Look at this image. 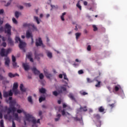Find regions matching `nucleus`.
<instances>
[{
  "label": "nucleus",
  "mask_w": 127,
  "mask_h": 127,
  "mask_svg": "<svg viewBox=\"0 0 127 127\" xmlns=\"http://www.w3.org/2000/svg\"><path fill=\"white\" fill-rule=\"evenodd\" d=\"M11 51L10 49H8L6 50L3 48L1 49V51L0 52V55L1 57H5V65L7 66V67H9V63H10V60L9 58L7 57V55H8L9 52Z\"/></svg>",
  "instance_id": "1"
},
{
  "label": "nucleus",
  "mask_w": 127,
  "mask_h": 127,
  "mask_svg": "<svg viewBox=\"0 0 127 127\" xmlns=\"http://www.w3.org/2000/svg\"><path fill=\"white\" fill-rule=\"evenodd\" d=\"M4 33L8 36V43L11 45H13V41H12L11 38H10V35H11V27L10 26V25H9V24L8 23H6L5 25Z\"/></svg>",
  "instance_id": "2"
},
{
  "label": "nucleus",
  "mask_w": 127,
  "mask_h": 127,
  "mask_svg": "<svg viewBox=\"0 0 127 127\" xmlns=\"http://www.w3.org/2000/svg\"><path fill=\"white\" fill-rule=\"evenodd\" d=\"M4 108H6L7 110V114L9 115L11 112H13V116L15 118L16 121H19V117H18V114L17 113H14L16 112V108L14 106H10L9 108H7V106H5Z\"/></svg>",
  "instance_id": "3"
},
{
  "label": "nucleus",
  "mask_w": 127,
  "mask_h": 127,
  "mask_svg": "<svg viewBox=\"0 0 127 127\" xmlns=\"http://www.w3.org/2000/svg\"><path fill=\"white\" fill-rule=\"evenodd\" d=\"M26 120L28 122H31L34 124L35 125L36 123L37 124H40V119H38L37 121H36V119H34V117L32 116V115L28 114L26 115Z\"/></svg>",
  "instance_id": "4"
},
{
  "label": "nucleus",
  "mask_w": 127,
  "mask_h": 127,
  "mask_svg": "<svg viewBox=\"0 0 127 127\" xmlns=\"http://www.w3.org/2000/svg\"><path fill=\"white\" fill-rule=\"evenodd\" d=\"M18 88V84L17 83H14L13 84V88H12V92L15 94V95H18L19 94V91L17 90Z\"/></svg>",
  "instance_id": "5"
},
{
  "label": "nucleus",
  "mask_w": 127,
  "mask_h": 127,
  "mask_svg": "<svg viewBox=\"0 0 127 127\" xmlns=\"http://www.w3.org/2000/svg\"><path fill=\"white\" fill-rule=\"evenodd\" d=\"M42 46L43 47H45V46L43 45V43L42 42V40L41 38H38L36 40V46L38 47V46Z\"/></svg>",
  "instance_id": "6"
},
{
  "label": "nucleus",
  "mask_w": 127,
  "mask_h": 127,
  "mask_svg": "<svg viewBox=\"0 0 127 127\" xmlns=\"http://www.w3.org/2000/svg\"><path fill=\"white\" fill-rule=\"evenodd\" d=\"M26 45V43L25 42H23L22 41L21 42H20L19 44V47L20 49H22L23 50L24 52H25V50L24 49V47H25V46Z\"/></svg>",
  "instance_id": "7"
},
{
  "label": "nucleus",
  "mask_w": 127,
  "mask_h": 127,
  "mask_svg": "<svg viewBox=\"0 0 127 127\" xmlns=\"http://www.w3.org/2000/svg\"><path fill=\"white\" fill-rule=\"evenodd\" d=\"M13 93L11 90L9 91L8 92H5L3 93V97L4 98H7L9 96H12Z\"/></svg>",
  "instance_id": "8"
},
{
  "label": "nucleus",
  "mask_w": 127,
  "mask_h": 127,
  "mask_svg": "<svg viewBox=\"0 0 127 127\" xmlns=\"http://www.w3.org/2000/svg\"><path fill=\"white\" fill-rule=\"evenodd\" d=\"M26 38H33V35H32V32L29 30H27L26 33Z\"/></svg>",
  "instance_id": "9"
},
{
  "label": "nucleus",
  "mask_w": 127,
  "mask_h": 127,
  "mask_svg": "<svg viewBox=\"0 0 127 127\" xmlns=\"http://www.w3.org/2000/svg\"><path fill=\"white\" fill-rule=\"evenodd\" d=\"M22 66L25 71H28V70L30 69L29 65H28V64L23 63Z\"/></svg>",
  "instance_id": "10"
},
{
  "label": "nucleus",
  "mask_w": 127,
  "mask_h": 127,
  "mask_svg": "<svg viewBox=\"0 0 127 127\" xmlns=\"http://www.w3.org/2000/svg\"><path fill=\"white\" fill-rule=\"evenodd\" d=\"M8 76L9 77V78H14V77H16V76H18V77H19V74L17 73L13 74L11 72H9L8 73Z\"/></svg>",
  "instance_id": "11"
},
{
  "label": "nucleus",
  "mask_w": 127,
  "mask_h": 127,
  "mask_svg": "<svg viewBox=\"0 0 127 127\" xmlns=\"http://www.w3.org/2000/svg\"><path fill=\"white\" fill-rule=\"evenodd\" d=\"M35 57L36 59H37L38 61L40 60V57H43V54H37L36 53L35 54Z\"/></svg>",
  "instance_id": "12"
},
{
  "label": "nucleus",
  "mask_w": 127,
  "mask_h": 127,
  "mask_svg": "<svg viewBox=\"0 0 127 127\" xmlns=\"http://www.w3.org/2000/svg\"><path fill=\"white\" fill-rule=\"evenodd\" d=\"M32 70L33 72H34V74L35 75H38L39 74H40V71L36 68V67H34L32 68Z\"/></svg>",
  "instance_id": "13"
},
{
  "label": "nucleus",
  "mask_w": 127,
  "mask_h": 127,
  "mask_svg": "<svg viewBox=\"0 0 127 127\" xmlns=\"http://www.w3.org/2000/svg\"><path fill=\"white\" fill-rule=\"evenodd\" d=\"M44 74H45V76L47 77V78H48V79H50V78H51V77H52V74H51V73H48V72H47V71L44 70Z\"/></svg>",
  "instance_id": "14"
},
{
  "label": "nucleus",
  "mask_w": 127,
  "mask_h": 127,
  "mask_svg": "<svg viewBox=\"0 0 127 127\" xmlns=\"http://www.w3.org/2000/svg\"><path fill=\"white\" fill-rule=\"evenodd\" d=\"M61 93H62V90H59L58 91V92H57V91L53 92V95H54V96H55V97H57V96L59 95V94Z\"/></svg>",
  "instance_id": "15"
},
{
  "label": "nucleus",
  "mask_w": 127,
  "mask_h": 127,
  "mask_svg": "<svg viewBox=\"0 0 127 127\" xmlns=\"http://www.w3.org/2000/svg\"><path fill=\"white\" fill-rule=\"evenodd\" d=\"M16 111L18 114H21V113H23L25 116H26V115H27V114H26V113H25V112H24V110H23V109H18ZM25 119H26V117H25Z\"/></svg>",
  "instance_id": "16"
},
{
  "label": "nucleus",
  "mask_w": 127,
  "mask_h": 127,
  "mask_svg": "<svg viewBox=\"0 0 127 127\" xmlns=\"http://www.w3.org/2000/svg\"><path fill=\"white\" fill-rule=\"evenodd\" d=\"M68 97L70 98V99L72 100V101H74L75 102H76V99L74 97V95H73V94L69 93V94L68 95Z\"/></svg>",
  "instance_id": "17"
},
{
  "label": "nucleus",
  "mask_w": 127,
  "mask_h": 127,
  "mask_svg": "<svg viewBox=\"0 0 127 127\" xmlns=\"http://www.w3.org/2000/svg\"><path fill=\"white\" fill-rule=\"evenodd\" d=\"M74 120L76 121V122L77 121L79 122L80 124H82L83 123V118H82V117L81 118V119L78 117H76L74 118Z\"/></svg>",
  "instance_id": "18"
},
{
  "label": "nucleus",
  "mask_w": 127,
  "mask_h": 127,
  "mask_svg": "<svg viewBox=\"0 0 127 127\" xmlns=\"http://www.w3.org/2000/svg\"><path fill=\"white\" fill-rule=\"evenodd\" d=\"M39 92L41 94H45V93H46V89L42 87L39 89Z\"/></svg>",
  "instance_id": "19"
},
{
  "label": "nucleus",
  "mask_w": 127,
  "mask_h": 127,
  "mask_svg": "<svg viewBox=\"0 0 127 127\" xmlns=\"http://www.w3.org/2000/svg\"><path fill=\"white\" fill-rule=\"evenodd\" d=\"M98 111L99 113H104L105 112V108H104V107L103 106H100L98 108Z\"/></svg>",
  "instance_id": "20"
},
{
  "label": "nucleus",
  "mask_w": 127,
  "mask_h": 127,
  "mask_svg": "<svg viewBox=\"0 0 127 127\" xmlns=\"http://www.w3.org/2000/svg\"><path fill=\"white\" fill-rule=\"evenodd\" d=\"M56 117H57V118H56V119H55V122H58V121H59V120H60V118H61V114H58V115L56 116Z\"/></svg>",
  "instance_id": "21"
},
{
  "label": "nucleus",
  "mask_w": 127,
  "mask_h": 127,
  "mask_svg": "<svg viewBox=\"0 0 127 127\" xmlns=\"http://www.w3.org/2000/svg\"><path fill=\"white\" fill-rule=\"evenodd\" d=\"M76 6L79 8L80 10H82V6L81 5H80V0H78L77 4H76Z\"/></svg>",
  "instance_id": "22"
},
{
  "label": "nucleus",
  "mask_w": 127,
  "mask_h": 127,
  "mask_svg": "<svg viewBox=\"0 0 127 127\" xmlns=\"http://www.w3.org/2000/svg\"><path fill=\"white\" fill-rule=\"evenodd\" d=\"M96 82H97V84H96L95 85V87L96 88H100V87H101V81H100L98 80H96Z\"/></svg>",
  "instance_id": "23"
},
{
  "label": "nucleus",
  "mask_w": 127,
  "mask_h": 127,
  "mask_svg": "<svg viewBox=\"0 0 127 127\" xmlns=\"http://www.w3.org/2000/svg\"><path fill=\"white\" fill-rule=\"evenodd\" d=\"M23 84H21L20 85V90L21 91V92H25L26 89L25 88H23Z\"/></svg>",
  "instance_id": "24"
},
{
  "label": "nucleus",
  "mask_w": 127,
  "mask_h": 127,
  "mask_svg": "<svg viewBox=\"0 0 127 127\" xmlns=\"http://www.w3.org/2000/svg\"><path fill=\"white\" fill-rule=\"evenodd\" d=\"M21 14V13L18 12V11H16L15 12V16L16 18H18L19 17V15Z\"/></svg>",
  "instance_id": "25"
},
{
  "label": "nucleus",
  "mask_w": 127,
  "mask_h": 127,
  "mask_svg": "<svg viewBox=\"0 0 127 127\" xmlns=\"http://www.w3.org/2000/svg\"><path fill=\"white\" fill-rule=\"evenodd\" d=\"M75 35L76 36V40H78V39H79V37L81 36V33H79V32L76 33L75 34Z\"/></svg>",
  "instance_id": "26"
},
{
  "label": "nucleus",
  "mask_w": 127,
  "mask_h": 127,
  "mask_svg": "<svg viewBox=\"0 0 127 127\" xmlns=\"http://www.w3.org/2000/svg\"><path fill=\"white\" fill-rule=\"evenodd\" d=\"M94 118L96 119V120H100V119H101V116H100L99 114H94Z\"/></svg>",
  "instance_id": "27"
},
{
  "label": "nucleus",
  "mask_w": 127,
  "mask_h": 127,
  "mask_svg": "<svg viewBox=\"0 0 127 127\" xmlns=\"http://www.w3.org/2000/svg\"><path fill=\"white\" fill-rule=\"evenodd\" d=\"M4 30H5V26H4V28H3V27H2V26L0 25V33L3 32Z\"/></svg>",
  "instance_id": "28"
},
{
  "label": "nucleus",
  "mask_w": 127,
  "mask_h": 127,
  "mask_svg": "<svg viewBox=\"0 0 127 127\" xmlns=\"http://www.w3.org/2000/svg\"><path fill=\"white\" fill-rule=\"evenodd\" d=\"M34 19H35L37 23V24H39L40 22L39 21V18L37 16H34Z\"/></svg>",
  "instance_id": "29"
},
{
  "label": "nucleus",
  "mask_w": 127,
  "mask_h": 127,
  "mask_svg": "<svg viewBox=\"0 0 127 127\" xmlns=\"http://www.w3.org/2000/svg\"><path fill=\"white\" fill-rule=\"evenodd\" d=\"M120 88H121V86L118 85V86H115L114 87V90L115 92H118L119 90H120Z\"/></svg>",
  "instance_id": "30"
},
{
  "label": "nucleus",
  "mask_w": 127,
  "mask_h": 127,
  "mask_svg": "<svg viewBox=\"0 0 127 127\" xmlns=\"http://www.w3.org/2000/svg\"><path fill=\"white\" fill-rule=\"evenodd\" d=\"M15 41H16V42H17V43H18V41L19 42V43H20V42H21L22 41H21V40L20 39V38H19L18 37H15Z\"/></svg>",
  "instance_id": "31"
},
{
  "label": "nucleus",
  "mask_w": 127,
  "mask_h": 127,
  "mask_svg": "<svg viewBox=\"0 0 127 127\" xmlns=\"http://www.w3.org/2000/svg\"><path fill=\"white\" fill-rule=\"evenodd\" d=\"M47 55L49 58H51L52 57V53L50 52H48L47 53Z\"/></svg>",
  "instance_id": "32"
},
{
  "label": "nucleus",
  "mask_w": 127,
  "mask_h": 127,
  "mask_svg": "<svg viewBox=\"0 0 127 127\" xmlns=\"http://www.w3.org/2000/svg\"><path fill=\"white\" fill-rule=\"evenodd\" d=\"M39 101L40 103L42 102L43 101H45V97H41L39 99Z\"/></svg>",
  "instance_id": "33"
},
{
  "label": "nucleus",
  "mask_w": 127,
  "mask_h": 127,
  "mask_svg": "<svg viewBox=\"0 0 127 127\" xmlns=\"http://www.w3.org/2000/svg\"><path fill=\"white\" fill-rule=\"evenodd\" d=\"M86 80H87V83H93V82H94V80H92L90 78H87Z\"/></svg>",
  "instance_id": "34"
},
{
  "label": "nucleus",
  "mask_w": 127,
  "mask_h": 127,
  "mask_svg": "<svg viewBox=\"0 0 127 127\" xmlns=\"http://www.w3.org/2000/svg\"><path fill=\"white\" fill-rule=\"evenodd\" d=\"M30 25H31L30 24H27L26 23H25L23 24V26L24 27H29V26H30Z\"/></svg>",
  "instance_id": "35"
},
{
  "label": "nucleus",
  "mask_w": 127,
  "mask_h": 127,
  "mask_svg": "<svg viewBox=\"0 0 127 127\" xmlns=\"http://www.w3.org/2000/svg\"><path fill=\"white\" fill-rule=\"evenodd\" d=\"M28 101L29 102V103H31V104H32V97L31 96H29L28 97Z\"/></svg>",
  "instance_id": "36"
},
{
  "label": "nucleus",
  "mask_w": 127,
  "mask_h": 127,
  "mask_svg": "<svg viewBox=\"0 0 127 127\" xmlns=\"http://www.w3.org/2000/svg\"><path fill=\"white\" fill-rule=\"evenodd\" d=\"M39 77L40 80H42L44 78V75H43V73H40L39 75Z\"/></svg>",
  "instance_id": "37"
},
{
  "label": "nucleus",
  "mask_w": 127,
  "mask_h": 127,
  "mask_svg": "<svg viewBox=\"0 0 127 127\" xmlns=\"http://www.w3.org/2000/svg\"><path fill=\"white\" fill-rule=\"evenodd\" d=\"M67 90V89L66 88V87H64V86H62L61 87V90L60 91H64V92H65V91H66Z\"/></svg>",
  "instance_id": "38"
},
{
  "label": "nucleus",
  "mask_w": 127,
  "mask_h": 127,
  "mask_svg": "<svg viewBox=\"0 0 127 127\" xmlns=\"http://www.w3.org/2000/svg\"><path fill=\"white\" fill-rule=\"evenodd\" d=\"M80 94L81 95H82L83 96H85V95H88V93H87L85 91H80Z\"/></svg>",
  "instance_id": "39"
},
{
  "label": "nucleus",
  "mask_w": 127,
  "mask_h": 127,
  "mask_svg": "<svg viewBox=\"0 0 127 127\" xmlns=\"http://www.w3.org/2000/svg\"><path fill=\"white\" fill-rule=\"evenodd\" d=\"M92 27L93 28V30L94 31H97V30H98V28L97 27V26H96V25H93L92 26Z\"/></svg>",
  "instance_id": "40"
},
{
  "label": "nucleus",
  "mask_w": 127,
  "mask_h": 127,
  "mask_svg": "<svg viewBox=\"0 0 127 127\" xmlns=\"http://www.w3.org/2000/svg\"><path fill=\"white\" fill-rule=\"evenodd\" d=\"M12 20L13 23H14L15 24H17V20H16V19L15 18H13Z\"/></svg>",
  "instance_id": "41"
},
{
  "label": "nucleus",
  "mask_w": 127,
  "mask_h": 127,
  "mask_svg": "<svg viewBox=\"0 0 127 127\" xmlns=\"http://www.w3.org/2000/svg\"><path fill=\"white\" fill-rule=\"evenodd\" d=\"M31 25L32 26V27H33V29H34V30H36V31H37V28L36 27V26H35L34 24H33Z\"/></svg>",
  "instance_id": "42"
},
{
  "label": "nucleus",
  "mask_w": 127,
  "mask_h": 127,
  "mask_svg": "<svg viewBox=\"0 0 127 127\" xmlns=\"http://www.w3.org/2000/svg\"><path fill=\"white\" fill-rule=\"evenodd\" d=\"M78 73L79 75H81L82 74H84V71H83L82 69H80L78 71Z\"/></svg>",
  "instance_id": "43"
},
{
  "label": "nucleus",
  "mask_w": 127,
  "mask_h": 127,
  "mask_svg": "<svg viewBox=\"0 0 127 127\" xmlns=\"http://www.w3.org/2000/svg\"><path fill=\"white\" fill-rule=\"evenodd\" d=\"M12 62H15L16 61L15 57H14V56H13V55L12 56Z\"/></svg>",
  "instance_id": "44"
},
{
  "label": "nucleus",
  "mask_w": 127,
  "mask_h": 127,
  "mask_svg": "<svg viewBox=\"0 0 127 127\" xmlns=\"http://www.w3.org/2000/svg\"><path fill=\"white\" fill-rule=\"evenodd\" d=\"M12 65H13L14 68H15V67H16L17 64L15 62H13Z\"/></svg>",
  "instance_id": "45"
},
{
  "label": "nucleus",
  "mask_w": 127,
  "mask_h": 127,
  "mask_svg": "<svg viewBox=\"0 0 127 127\" xmlns=\"http://www.w3.org/2000/svg\"><path fill=\"white\" fill-rule=\"evenodd\" d=\"M63 75H64V80H67V81H68V78H67V75H66V73H64Z\"/></svg>",
  "instance_id": "46"
},
{
  "label": "nucleus",
  "mask_w": 127,
  "mask_h": 127,
  "mask_svg": "<svg viewBox=\"0 0 127 127\" xmlns=\"http://www.w3.org/2000/svg\"><path fill=\"white\" fill-rule=\"evenodd\" d=\"M78 26L79 28H81V27L80 26H78L77 24L75 26V28H74V30H76V31L78 30Z\"/></svg>",
  "instance_id": "47"
},
{
  "label": "nucleus",
  "mask_w": 127,
  "mask_h": 127,
  "mask_svg": "<svg viewBox=\"0 0 127 127\" xmlns=\"http://www.w3.org/2000/svg\"><path fill=\"white\" fill-rule=\"evenodd\" d=\"M108 107H110L111 108H112V109H113V107H115V104L113 103L112 104H109Z\"/></svg>",
  "instance_id": "48"
},
{
  "label": "nucleus",
  "mask_w": 127,
  "mask_h": 127,
  "mask_svg": "<svg viewBox=\"0 0 127 127\" xmlns=\"http://www.w3.org/2000/svg\"><path fill=\"white\" fill-rule=\"evenodd\" d=\"M83 111H84V112H87V111H88V109H87V106H84L83 107Z\"/></svg>",
  "instance_id": "49"
},
{
  "label": "nucleus",
  "mask_w": 127,
  "mask_h": 127,
  "mask_svg": "<svg viewBox=\"0 0 127 127\" xmlns=\"http://www.w3.org/2000/svg\"><path fill=\"white\" fill-rule=\"evenodd\" d=\"M26 57H27V58L28 59H30V58H31V54H29V55H27Z\"/></svg>",
  "instance_id": "50"
},
{
  "label": "nucleus",
  "mask_w": 127,
  "mask_h": 127,
  "mask_svg": "<svg viewBox=\"0 0 127 127\" xmlns=\"http://www.w3.org/2000/svg\"><path fill=\"white\" fill-rule=\"evenodd\" d=\"M87 50L88 51H91V46L90 45H88L87 46Z\"/></svg>",
  "instance_id": "51"
},
{
  "label": "nucleus",
  "mask_w": 127,
  "mask_h": 127,
  "mask_svg": "<svg viewBox=\"0 0 127 127\" xmlns=\"http://www.w3.org/2000/svg\"><path fill=\"white\" fill-rule=\"evenodd\" d=\"M67 106L66 104H65V103L63 104V108L64 109H65V108H67Z\"/></svg>",
  "instance_id": "52"
},
{
  "label": "nucleus",
  "mask_w": 127,
  "mask_h": 127,
  "mask_svg": "<svg viewBox=\"0 0 127 127\" xmlns=\"http://www.w3.org/2000/svg\"><path fill=\"white\" fill-rule=\"evenodd\" d=\"M12 127H16L15 126V123H14V121L13 120H12Z\"/></svg>",
  "instance_id": "53"
},
{
  "label": "nucleus",
  "mask_w": 127,
  "mask_h": 127,
  "mask_svg": "<svg viewBox=\"0 0 127 127\" xmlns=\"http://www.w3.org/2000/svg\"><path fill=\"white\" fill-rule=\"evenodd\" d=\"M4 12V10L3 9H0V14H2Z\"/></svg>",
  "instance_id": "54"
},
{
  "label": "nucleus",
  "mask_w": 127,
  "mask_h": 127,
  "mask_svg": "<svg viewBox=\"0 0 127 127\" xmlns=\"http://www.w3.org/2000/svg\"><path fill=\"white\" fill-rule=\"evenodd\" d=\"M62 114L63 116H65V115L66 114V112H65V110H63L62 111Z\"/></svg>",
  "instance_id": "55"
},
{
  "label": "nucleus",
  "mask_w": 127,
  "mask_h": 127,
  "mask_svg": "<svg viewBox=\"0 0 127 127\" xmlns=\"http://www.w3.org/2000/svg\"><path fill=\"white\" fill-rule=\"evenodd\" d=\"M2 45L3 47H6V43L5 42H3L2 43Z\"/></svg>",
  "instance_id": "56"
},
{
  "label": "nucleus",
  "mask_w": 127,
  "mask_h": 127,
  "mask_svg": "<svg viewBox=\"0 0 127 127\" xmlns=\"http://www.w3.org/2000/svg\"><path fill=\"white\" fill-rule=\"evenodd\" d=\"M25 5L26 6H28V7H30V6H31L30 3H26Z\"/></svg>",
  "instance_id": "57"
},
{
  "label": "nucleus",
  "mask_w": 127,
  "mask_h": 127,
  "mask_svg": "<svg viewBox=\"0 0 127 127\" xmlns=\"http://www.w3.org/2000/svg\"><path fill=\"white\" fill-rule=\"evenodd\" d=\"M59 77L60 78V79H62V78H63V75L62 74H60L59 75Z\"/></svg>",
  "instance_id": "58"
},
{
  "label": "nucleus",
  "mask_w": 127,
  "mask_h": 127,
  "mask_svg": "<svg viewBox=\"0 0 127 127\" xmlns=\"http://www.w3.org/2000/svg\"><path fill=\"white\" fill-rule=\"evenodd\" d=\"M39 117H41V116H42V111H40L39 112Z\"/></svg>",
  "instance_id": "59"
},
{
  "label": "nucleus",
  "mask_w": 127,
  "mask_h": 127,
  "mask_svg": "<svg viewBox=\"0 0 127 127\" xmlns=\"http://www.w3.org/2000/svg\"><path fill=\"white\" fill-rule=\"evenodd\" d=\"M61 19H62V20L63 21H64V20H65V19H64V16H61Z\"/></svg>",
  "instance_id": "60"
},
{
  "label": "nucleus",
  "mask_w": 127,
  "mask_h": 127,
  "mask_svg": "<svg viewBox=\"0 0 127 127\" xmlns=\"http://www.w3.org/2000/svg\"><path fill=\"white\" fill-rule=\"evenodd\" d=\"M10 105H14L15 104V102L14 101H10Z\"/></svg>",
  "instance_id": "61"
},
{
  "label": "nucleus",
  "mask_w": 127,
  "mask_h": 127,
  "mask_svg": "<svg viewBox=\"0 0 127 127\" xmlns=\"http://www.w3.org/2000/svg\"><path fill=\"white\" fill-rule=\"evenodd\" d=\"M10 5V2H8L5 5V6H8Z\"/></svg>",
  "instance_id": "62"
},
{
  "label": "nucleus",
  "mask_w": 127,
  "mask_h": 127,
  "mask_svg": "<svg viewBox=\"0 0 127 127\" xmlns=\"http://www.w3.org/2000/svg\"><path fill=\"white\" fill-rule=\"evenodd\" d=\"M83 4H84V5H87V4H88V2H87V1H84V2H83Z\"/></svg>",
  "instance_id": "63"
},
{
  "label": "nucleus",
  "mask_w": 127,
  "mask_h": 127,
  "mask_svg": "<svg viewBox=\"0 0 127 127\" xmlns=\"http://www.w3.org/2000/svg\"><path fill=\"white\" fill-rule=\"evenodd\" d=\"M0 125H3V121L2 120H1L0 121Z\"/></svg>",
  "instance_id": "64"
}]
</instances>
